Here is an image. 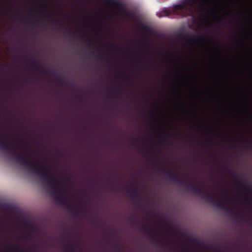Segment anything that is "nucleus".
Masks as SVG:
<instances>
[{"mask_svg":"<svg viewBox=\"0 0 252 252\" xmlns=\"http://www.w3.org/2000/svg\"><path fill=\"white\" fill-rule=\"evenodd\" d=\"M0 149L9 155L30 172L38 177L46 185L52 197L56 201L66 207L69 206L66 197L60 190V181L51 173L49 169H47L44 166L39 167L35 165L27 157L12 148L6 138L0 137Z\"/></svg>","mask_w":252,"mask_h":252,"instance_id":"nucleus-1","label":"nucleus"},{"mask_svg":"<svg viewBox=\"0 0 252 252\" xmlns=\"http://www.w3.org/2000/svg\"><path fill=\"white\" fill-rule=\"evenodd\" d=\"M153 166L159 173H164L165 176L170 181L184 187L193 192L194 193L201 196L207 201L215 206L231 214H235L237 216L239 214L236 213L233 208L227 207L226 202L221 198L218 197L214 194L208 193L204 189L203 185L200 182L192 183L189 182L176 173H173L171 170H166L163 168L160 163H153Z\"/></svg>","mask_w":252,"mask_h":252,"instance_id":"nucleus-2","label":"nucleus"},{"mask_svg":"<svg viewBox=\"0 0 252 252\" xmlns=\"http://www.w3.org/2000/svg\"><path fill=\"white\" fill-rule=\"evenodd\" d=\"M207 0H183L181 3L174 5L171 8H164L159 17H171L175 14L181 17L193 16L196 13L201 18L208 20L209 11H205V4Z\"/></svg>","mask_w":252,"mask_h":252,"instance_id":"nucleus-3","label":"nucleus"},{"mask_svg":"<svg viewBox=\"0 0 252 252\" xmlns=\"http://www.w3.org/2000/svg\"><path fill=\"white\" fill-rule=\"evenodd\" d=\"M182 37L184 39L187 40L189 43L192 44L197 42V41H207L208 43L211 44V40L210 39H206V36L205 35H186V34H182Z\"/></svg>","mask_w":252,"mask_h":252,"instance_id":"nucleus-4","label":"nucleus"},{"mask_svg":"<svg viewBox=\"0 0 252 252\" xmlns=\"http://www.w3.org/2000/svg\"><path fill=\"white\" fill-rule=\"evenodd\" d=\"M235 183L239 188H243L244 192H249L252 195V187L248 184H244L242 181L238 180H235Z\"/></svg>","mask_w":252,"mask_h":252,"instance_id":"nucleus-5","label":"nucleus"},{"mask_svg":"<svg viewBox=\"0 0 252 252\" xmlns=\"http://www.w3.org/2000/svg\"><path fill=\"white\" fill-rule=\"evenodd\" d=\"M31 65L32 66H35L37 71H40L41 72L47 73L48 70L45 69V68L42 65L39 64L38 61L35 58H33L31 61Z\"/></svg>","mask_w":252,"mask_h":252,"instance_id":"nucleus-6","label":"nucleus"},{"mask_svg":"<svg viewBox=\"0 0 252 252\" xmlns=\"http://www.w3.org/2000/svg\"><path fill=\"white\" fill-rule=\"evenodd\" d=\"M127 193L133 199H138L139 200H141L142 199V194L138 188H135L132 191L128 190Z\"/></svg>","mask_w":252,"mask_h":252,"instance_id":"nucleus-7","label":"nucleus"},{"mask_svg":"<svg viewBox=\"0 0 252 252\" xmlns=\"http://www.w3.org/2000/svg\"><path fill=\"white\" fill-rule=\"evenodd\" d=\"M148 225H146L144 227H142L143 229L145 230L146 235L150 238L151 241L156 245H158L159 243V241L157 239V237L155 236H153L151 234L150 232L148 230Z\"/></svg>","mask_w":252,"mask_h":252,"instance_id":"nucleus-8","label":"nucleus"},{"mask_svg":"<svg viewBox=\"0 0 252 252\" xmlns=\"http://www.w3.org/2000/svg\"><path fill=\"white\" fill-rule=\"evenodd\" d=\"M52 75L53 77H54L60 82L63 83L65 85L68 84V81L66 77H63L60 74H57L55 72H52Z\"/></svg>","mask_w":252,"mask_h":252,"instance_id":"nucleus-9","label":"nucleus"},{"mask_svg":"<svg viewBox=\"0 0 252 252\" xmlns=\"http://www.w3.org/2000/svg\"><path fill=\"white\" fill-rule=\"evenodd\" d=\"M67 240L64 252H75L74 245L69 242V239H67Z\"/></svg>","mask_w":252,"mask_h":252,"instance_id":"nucleus-10","label":"nucleus"},{"mask_svg":"<svg viewBox=\"0 0 252 252\" xmlns=\"http://www.w3.org/2000/svg\"><path fill=\"white\" fill-rule=\"evenodd\" d=\"M161 136L160 140L162 141L164 140V138L167 136V133L166 132H164L161 134Z\"/></svg>","mask_w":252,"mask_h":252,"instance_id":"nucleus-11","label":"nucleus"},{"mask_svg":"<svg viewBox=\"0 0 252 252\" xmlns=\"http://www.w3.org/2000/svg\"><path fill=\"white\" fill-rule=\"evenodd\" d=\"M108 186H109L110 187L113 188L114 187V183L112 181H109V182H108Z\"/></svg>","mask_w":252,"mask_h":252,"instance_id":"nucleus-12","label":"nucleus"},{"mask_svg":"<svg viewBox=\"0 0 252 252\" xmlns=\"http://www.w3.org/2000/svg\"><path fill=\"white\" fill-rule=\"evenodd\" d=\"M103 231L104 232H105L106 234H109L112 232V230L111 229H106L103 228Z\"/></svg>","mask_w":252,"mask_h":252,"instance_id":"nucleus-13","label":"nucleus"},{"mask_svg":"<svg viewBox=\"0 0 252 252\" xmlns=\"http://www.w3.org/2000/svg\"><path fill=\"white\" fill-rule=\"evenodd\" d=\"M22 236L23 237H24V238H27L29 237L30 235L29 234H28V233H24V234H23Z\"/></svg>","mask_w":252,"mask_h":252,"instance_id":"nucleus-14","label":"nucleus"},{"mask_svg":"<svg viewBox=\"0 0 252 252\" xmlns=\"http://www.w3.org/2000/svg\"><path fill=\"white\" fill-rule=\"evenodd\" d=\"M131 223L132 224L134 225V224H135L137 223V221L136 220H131Z\"/></svg>","mask_w":252,"mask_h":252,"instance_id":"nucleus-15","label":"nucleus"},{"mask_svg":"<svg viewBox=\"0 0 252 252\" xmlns=\"http://www.w3.org/2000/svg\"><path fill=\"white\" fill-rule=\"evenodd\" d=\"M104 240L105 241V242L107 243V244H109L110 241L109 240H108V239L107 238H104Z\"/></svg>","mask_w":252,"mask_h":252,"instance_id":"nucleus-16","label":"nucleus"},{"mask_svg":"<svg viewBox=\"0 0 252 252\" xmlns=\"http://www.w3.org/2000/svg\"><path fill=\"white\" fill-rule=\"evenodd\" d=\"M143 28L145 31H147L148 30V29H149L148 27L147 26H143Z\"/></svg>","mask_w":252,"mask_h":252,"instance_id":"nucleus-17","label":"nucleus"},{"mask_svg":"<svg viewBox=\"0 0 252 252\" xmlns=\"http://www.w3.org/2000/svg\"><path fill=\"white\" fill-rule=\"evenodd\" d=\"M115 252H122V251L119 248H117L115 249Z\"/></svg>","mask_w":252,"mask_h":252,"instance_id":"nucleus-18","label":"nucleus"},{"mask_svg":"<svg viewBox=\"0 0 252 252\" xmlns=\"http://www.w3.org/2000/svg\"><path fill=\"white\" fill-rule=\"evenodd\" d=\"M225 169H226V170L227 171H229L230 170V169H229V168L228 167H227V168H226Z\"/></svg>","mask_w":252,"mask_h":252,"instance_id":"nucleus-19","label":"nucleus"},{"mask_svg":"<svg viewBox=\"0 0 252 252\" xmlns=\"http://www.w3.org/2000/svg\"><path fill=\"white\" fill-rule=\"evenodd\" d=\"M222 21V19H220L218 21L219 22H220Z\"/></svg>","mask_w":252,"mask_h":252,"instance_id":"nucleus-20","label":"nucleus"},{"mask_svg":"<svg viewBox=\"0 0 252 252\" xmlns=\"http://www.w3.org/2000/svg\"><path fill=\"white\" fill-rule=\"evenodd\" d=\"M45 7H47L48 6V4L47 3L44 4V5Z\"/></svg>","mask_w":252,"mask_h":252,"instance_id":"nucleus-21","label":"nucleus"},{"mask_svg":"<svg viewBox=\"0 0 252 252\" xmlns=\"http://www.w3.org/2000/svg\"><path fill=\"white\" fill-rule=\"evenodd\" d=\"M16 248L17 249L18 248V247L17 246H16Z\"/></svg>","mask_w":252,"mask_h":252,"instance_id":"nucleus-22","label":"nucleus"},{"mask_svg":"<svg viewBox=\"0 0 252 252\" xmlns=\"http://www.w3.org/2000/svg\"><path fill=\"white\" fill-rule=\"evenodd\" d=\"M1 232V230H0V233Z\"/></svg>","mask_w":252,"mask_h":252,"instance_id":"nucleus-23","label":"nucleus"}]
</instances>
